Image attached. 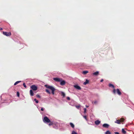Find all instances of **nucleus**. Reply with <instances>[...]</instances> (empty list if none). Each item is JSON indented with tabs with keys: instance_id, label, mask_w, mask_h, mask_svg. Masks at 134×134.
Masks as SVG:
<instances>
[{
	"instance_id": "nucleus-27",
	"label": "nucleus",
	"mask_w": 134,
	"mask_h": 134,
	"mask_svg": "<svg viewBox=\"0 0 134 134\" xmlns=\"http://www.w3.org/2000/svg\"><path fill=\"white\" fill-rule=\"evenodd\" d=\"M76 107L77 109H79L80 107V105H76Z\"/></svg>"
},
{
	"instance_id": "nucleus-29",
	"label": "nucleus",
	"mask_w": 134,
	"mask_h": 134,
	"mask_svg": "<svg viewBox=\"0 0 134 134\" xmlns=\"http://www.w3.org/2000/svg\"><path fill=\"white\" fill-rule=\"evenodd\" d=\"M36 96L37 97V98H41L40 96L38 94H37V95H36Z\"/></svg>"
},
{
	"instance_id": "nucleus-4",
	"label": "nucleus",
	"mask_w": 134,
	"mask_h": 134,
	"mask_svg": "<svg viewBox=\"0 0 134 134\" xmlns=\"http://www.w3.org/2000/svg\"><path fill=\"white\" fill-rule=\"evenodd\" d=\"M3 35L7 36H9L11 35V33L10 32H7L3 31Z\"/></svg>"
},
{
	"instance_id": "nucleus-5",
	"label": "nucleus",
	"mask_w": 134,
	"mask_h": 134,
	"mask_svg": "<svg viewBox=\"0 0 134 134\" xmlns=\"http://www.w3.org/2000/svg\"><path fill=\"white\" fill-rule=\"evenodd\" d=\"M34 91H36L37 90V87L35 85H32L30 87Z\"/></svg>"
},
{
	"instance_id": "nucleus-12",
	"label": "nucleus",
	"mask_w": 134,
	"mask_h": 134,
	"mask_svg": "<svg viewBox=\"0 0 134 134\" xmlns=\"http://www.w3.org/2000/svg\"><path fill=\"white\" fill-rule=\"evenodd\" d=\"M99 72L98 71H97L96 72L93 73V75L95 76H97L99 74Z\"/></svg>"
},
{
	"instance_id": "nucleus-23",
	"label": "nucleus",
	"mask_w": 134,
	"mask_h": 134,
	"mask_svg": "<svg viewBox=\"0 0 134 134\" xmlns=\"http://www.w3.org/2000/svg\"><path fill=\"white\" fill-rule=\"evenodd\" d=\"M122 132L124 133H126V131L124 129H122Z\"/></svg>"
},
{
	"instance_id": "nucleus-7",
	"label": "nucleus",
	"mask_w": 134,
	"mask_h": 134,
	"mask_svg": "<svg viewBox=\"0 0 134 134\" xmlns=\"http://www.w3.org/2000/svg\"><path fill=\"white\" fill-rule=\"evenodd\" d=\"M74 87L76 88L77 90H80L81 89V87L78 85H75L74 86Z\"/></svg>"
},
{
	"instance_id": "nucleus-35",
	"label": "nucleus",
	"mask_w": 134,
	"mask_h": 134,
	"mask_svg": "<svg viewBox=\"0 0 134 134\" xmlns=\"http://www.w3.org/2000/svg\"><path fill=\"white\" fill-rule=\"evenodd\" d=\"M52 123H49V125H52Z\"/></svg>"
},
{
	"instance_id": "nucleus-1",
	"label": "nucleus",
	"mask_w": 134,
	"mask_h": 134,
	"mask_svg": "<svg viewBox=\"0 0 134 134\" xmlns=\"http://www.w3.org/2000/svg\"><path fill=\"white\" fill-rule=\"evenodd\" d=\"M45 86L46 88L51 90L52 91V94L53 95H54V91H55V89L53 87L47 85H45Z\"/></svg>"
},
{
	"instance_id": "nucleus-38",
	"label": "nucleus",
	"mask_w": 134,
	"mask_h": 134,
	"mask_svg": "<svg viewBox=\"0 0 134 134\" xmlns=\"http://www.w3.org/2000/svg\"><path fill=\"white\" fill-rule=\"evenodd\" d=\"M3 30V29L2 28H0V30Z\"/></svg>"
},
{
	"instance_id": "nucleus-8",
	"label": "nucleus",
	"mask_w": 134,
	"mask_h": 134,
	"mask_svg": "<svg viewBox=\"0 0 134 134\" xmlns=\"http://www.w3.org/2000/svg\"><path fill=\"white\" fill-rule=\"evenodd\" d=\"M103 126L105 128H108L109 126V125L107 124H104L103 125Z\"/></svg>"
},
{
	"instance_id": "nucleus-20",
	"label": "nucleus",
	"mask_w": 134,
	"mask_h": 134,
	"mask_svg": "<svg viewBox=\"0 0 134 134\" xmlns=\"http://www.w3.org/2000/svg\"><path fill=\"white\" fill-rule=\"evenodd\" d=\"M61 94L62 96H63V97H64L65 96V93L63 92H61Z\"/></svg>"
},
{
	"instance_id": "nucleus-31",
	"label": "nucleus",
	"mask_w": 134,
	"mask_h": 134,
	"mask_svg": "<svg viewBox=\"0 0 134 134\" xmlns=\"http://www.w3.org/2000/svg\"><path fill=\"white\" fill-rule=\"evenodd\" d=\"M44 109V108H42L41 109V110L42 111H43Z\"/></svg>"
},
{
	"instance_id": "nucleus-16",
	"label": "nucleus",
	"mask_w": 134,
	"mask_h": 134,
	"mask_svg": "<svg viewBox=\"0 0 134 134\" xmlns=\"http://www.w3.org/2000/svg\"><path fill=\"white\" fill-rule=\"evenodd\" d=\"M109 87H112L113 88H114V86L111 84H109Z\"/></svg>"
},
{
	"instance_id": "nucleus-11",
	"label": "nucleus",
	"mask_w": 134,
	"mask_h": 134,
	"mask_svg": "<svg viewBox=\"0 0 134 134\" xmlns=\"http://www.w3.org/2000/svg\"><path fill=\"white\" fill-rule=\"evenodd\" d=\"M60 85H61L63 86L65 84V82L64 81H60Z\"/></svg>"
},
{
	"instance_id": "nucleus-18",
	"label": "nucleus",
	"mask_w": 134,
	"mask_h": 134,
	"mask_svg": "<svg viewBox=\"0 0 134 134\" xmlns=\"http://www.w3.org/2000/svg\"><path fill=\"white\" fill-rule=\"evenodd\" d=\"M88 71H83L82 73L84 74H87V73H88Z\"/></svg>"
},
{
	"instance_id": "nucleus-22",
	"label": "nucleus",
	"mask_w": 134,
	"mask_h": 134,
	"mask_svg": "<svg viewBox=\"0 0 134 134\" xmlns=\"http://www.w3.org/2000/svg\"><path fill=\"white\" fill-rule=\"evenodd\" d=\"M124 119L123 118H121L120 120V122H124Z\"/></svg>"
},
{
	"instance_id": "nucleus-25",
	"label": "nucleus",
	"mask_w": 134,
	"mask_h": 134,
	"mask_svg": "<svg viewBox=\"0 0 134 134\" xmlns=\"http://www.w3.org/2000/svg\"><path fill=\"white\" fill-rule=\"evenodd\" d=\"M97 101H94L93 102H92V103H94V104H96L97 103Z\"/></svg>"
},
{
	"instance_id": "nucleus-19",
	"label": "nucleus",
	"mask_w": 134,
	"mask_h": 134,
	"mask_svg": "<svg viewBox=\"0 0 134 134\" xmlns=\"http://www.w3.org/2000/svg\"><path fill=\"white\" fill-rule=\"evenodd\" d=\"M21 82L20 81H18L14 83V85H15L17 84L18 83H19V82Z\"/></svg>"
},
{
	"instance_id": "nucleus-33",
	"label": "nucleus",
	"mask_w": 134,
	"mask_h": 134,
	"mask_svg": "<svg viewBox=\"0 0 134 134\" xmlns=\"http://www.w3.org/2000/svg\"><path fill=\"white\" fill-rule=\"evenodd\" d=\"M67 99L68 100H70V98L69 97H67Z\"/></svg>"
},
{
	"instance_id": "nucleus-10",
	"label": "nucleus",
	"mask_w": 134,
	"mask_h": 134,
	"mask_svg": "<svg viewBox=\"0 0 134 134\" xmlns=\"http://www.w3.org/2000/svg\"><path fill=\"white\" fill-rule=\"evenodd\" d=\"M100 121L98 120H97L95 122V124L97 125H99L100 123Z\"/></svg>"
},
{
	"instance_id": "nucleus-36",
	"label": "nucleus",
	"mask_w": 134,
	"mask_h": 134,
	"mask_svg": "<svg viewBox=\"0 0 134 134\" xmlns=\"http://www.w3.org/2000/svg\"><path fill=\"white\" fill-rule=\"evenodd\" d=\"M103 79H102L100 81V82H103Z\"/></svg>"
},
{
	"instance_id": "nucleus-17",
	"label": "nucleus",
	"mask_w": 134,
	"mask_h": 134,
	"mask_svg": "<svg viewBox=\"0 0 134 134\" xmlns=\"http://www.w3.org/2000/svg\"><path fill=\"white\" fill-rule=\"evenodd\" d=\"M71 126L73 128H74V125L72 123L70 122V124Z\"/></svg>"
},
{
	"instance_id": "nucleus-30",
	"label": "nucleus",
	"mask_w": 134,
	"mask_h": 134,
	"mask_svg": "<svg viewBox=\"0 0 134 134\" xmlns=\"http://www.w3.org/2000/svg\"><path fill=\"white\" fill-rule=\"evenodd\" d=\"M84 113H86V109L85 108H84Z\"/></svg>"
},
{
	"instance_id": "nucleus-28",
	"label": "nucleus",
	"mask_w": 134,
	"mask_h": 134,
	"mask_svg": "<svg viewBox=\"0 0 134 134\" xmlns=\"http://www.w3.org/2000/svg\"><path fill=\"white\" fill-rule=\"evenodd\" d=\"M23 86H24V87L25 88H26V85H25V83H23Z\"/></svg>"
},
{
	"instance_id": "nucleus-15",
	"label": "nucleus",
	"mask_w": 134,
	"mask_h": 134,
	"mask_svg": "<svg viewBox=\"0 0 134 134\" xmlns=\"http://www.w3.org/2000/svg\"><path fill=\"white\" fill-rule=\"evenodd\" d=\"M89 82V81L88 80H86V81H85V82H84V83H83V84L84 85H86Z\"/></svg>"
},
{
	"instance_id": "nucleus-13",
	"label": "nucleus",
	"mask_w": 134,
	"mask_h": 134,
	"mask_svg": "<svg viewBox=\"0 0 134 134\" xmlns=\"http://www.w3.org/2000/svg\"><path fill=\"white\" fill-rule=\"evenodd\" d=\"M115 123H116L118 124H120V120H116V121H115Z\"/></svg>"
},
{
	"instance_id": "nucleus-2",
	"label": "nucleus",
	"mask_w": 134,
	"mask_h": 134,
	"mask_svg": "<svg viewBox=\"0 0 134 134\" xmlns=\"http://www.w3.org/2000/svg\"><path fill=\"white\" fill-rule=\"evenodd\" d=\"M43 121L45 123H49L50 120L47 116H45L43 119Z\"/></svg>"
},
{
	"instance_id": "nucleus-3",
	"label": "nucleus",
	"mask_w": 134,
	"mask_h": 134,
	"mask_svg": "<svg viewBox=\"0 0 134 134\" xmlns=\"http://www.w3.org/2000/svg\"><path fill=\"white\" fill-rule=\"evenodd\" d=\"M116 91L119 95H120L121 94V93L120 91V90L119 89H117L116 90L115 89H114L113 91V93L114 94H115L116 92Z\"/></svg>"
},
{
	"instance_id": "nucleus-34",
	"label": "nucleus",
	"mask_w": 134,
	"mask_h": 134,
	"mask_svg": "<svg viewBox=\"0 0 134 134\" xmlns=\"http://www.w3.org/2000/svg\"><path fill=\"white\" fill-rule=\"evenodd\" d=\"M115 134H119V133L118 132H115Z\"/></svg>"
},
{
	"instance_id": "nucleus-26",
	"label": "nucleus",
	"mask_w": 134,
	"mask_h": 134,
	"mask_svg": "<svg viewBox=\"0 0 134 134\" xmlns=\"http://www.w3.org/2000/svg\"><path fill=\"white\" fill-rule=\"evenodd\" d=\"M17 95L18 97H19V92H17Z\"/></svg>"
},
{
	"instance_id": "nucleus-14",
	"label": "nucleus",
	"mask_w": 134,
	"mask_h": 134,
	"mask_svg": "<svg viewBox=\"0 0 134 134\" xmlns=\"http://www.w3.org/2000/svg\"><path fill=\"white\" fill-rule=\"evenodd\" d=\"M45 91L47 93H48L49 94H50L51 93L49 91V90H48V89H46L45 90Z\"/></svg>"
},
{
	"instance_id": "nucleus-21",
	"label": "nucleus",
	"mask_w": 134,
	"mask_h": 134,
	"mask_svg": "<svg viewBox=\"0 0 134 134\" xmlns=\"http://www.w3.org/2000/svg\"><path fill=\"white\" fill-rule=\"evenodd\" d=\"M105 134H111V133L109 131H108L105 132Z\"/></svg>"
},
{
	"instance_id": "nucleus-6",
	"label": "nucleus",
	"mask_w": 134,
	"mask_h": 134,
	"mask_svg": "<svg viewBox=\"0 0 134 134\" xmlns=\"http://www.w3.org/2000/svg\"><path fill=\"white\" fill-rule=\"evenodd\" d=\"M53 79L54 80L57 82L61 81L62 80V79L57 78H53Z\"/></svg>"
},
{
	"instance_id": "nucleus-32",
	"label": "nucleus",
	"mask_w": 134,
	"mask_h": 134,
	"mask_svg": "<svg viewBox=\"0 0 134 134\" xmlns=\"http://www.w3.org/2000/svg\"><path fill=\"white\" fill-rule=\"evenodd\" d=\"M83 117L86 120H87V117L86 116H84Z\"/></svg>"
},
{
	"instance_id": "nucleus-9",
	"label": "nucleus",
	"mask_w": 134,
	"mask_h": 134,
	"mask_svg": "<svg viewBox=\"0 0 134 134\" xmlns=\"http://www.w3.org/2000/svg\"><path fill=\"white\" fill-rule=\"evenodd\" d=\"M30 94L31 96H33L34 95V93H33L32 90H31L30 91Z\"/></svg>"
},
{
	"instance_id": "nucleus-24",
	"label": "nucleus",
	"mask_w": 134,
	"mask_h": 134,
	"mask_svg": "<svg viewBox=\"0 0 134 134\" xmlns=\"http://www.w3.org/2000/svg\"><path fill=\"white\" fill-rule=\"evenodd\" d=\"M34 100L35 101L36 103H38V100H37L36 98H35L34 99Z\"/></svg>"
},
{
	"instance_id": "nucleus-37",
	"label": "nucleus",
	"mask_w": 134,
	"mask_h": 134,
	"mask_svg": "<svg viewBox=\"0 0 134 134\" xmlns=\"http://www.w3.org/2000/svg\"><path fill=\"white\" fill-rule=\"evenodd\" d=\"M86 107L88 108V107H89V106H88L87 105H86Z\"/></svg>"
}]
</instances>
